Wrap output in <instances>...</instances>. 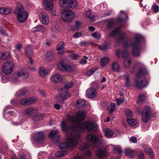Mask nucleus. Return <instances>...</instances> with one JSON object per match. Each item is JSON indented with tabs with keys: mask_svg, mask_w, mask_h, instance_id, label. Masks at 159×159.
<instances>
[{
	"mask_svg": "<svg viewBox=\"0 0 159 159\" xmlns=\"http://www.w3.org/2000/svg\"><path fill=\"white\" fill-rule=\"evenodd\" d=\"M22 48V45L20 43L17 44L15 46V48L16 49L20 52H21Z\"/></svg>",
	"mask_w": 159,
	"mask_h": 159,
	"instance_id": "59",
	"label": "nucleus"
},
{
	"mask_svg": "<svg viewBox=\"0 0 159 159\" xmlns=\"http://www.w3.org/2000/svg\"><path fill=\"white\" fill-rule=\"evenodd\" d=\"M97 95L96 89L93 88L88 89L86 91V96L89 98H93Z\"/></svg>",
	"mask_w": 159,
	"mask_h": 159,
	"instance_id": "22",
	"label": "nucleus"
},
{
	"mask_svg": "<svg viewBox=\"0 0 159 159\" xmlns=\"http://www.w3.org/2000/svg\"><path fill=\"white\" fill-rule=\"evenodd\" d=\"M53 2L51 0H43L42 4L45 9L48 11L52 16H55L56 15V12L53 7Z\"/></svg>",
	"mask_w": 159,
	"mask_h": 159,
	"instance_id": "10",
	"label": "nucleus"
},
{
	"mask_svg": "<svg viewBox=\"0 0 159 159\" xmlns=\"http://www.w3.org/2000/svg\"><path fill=\"white\" fill-rule=\"evenodd\" d=\"M25 113L26 115L31 116L32 118L34 115L39 113V111L35 108L30 107L25 110Z\"/></svg>",
	"mask_w": 159,
	"mask_h": 159,
	"instance_id": "21",
	"label": "nucleus"
},
{
	"mask_svg": "<svg viewBox=\"0 0 159 159\" xmlns=\"http://www.w3.org/2000/svg\"><path fill=\"white\" fill-rule=\"evenodd\" d=\"M71 133L67 134L66 138V142L60 143L58 147L61 149L67 148H72L76 147L78 144V141L80 139L79 134L77 133L71 131Z\"/></svg>",
	"mask_w": 159,
	"mask_h": 159,
	"instance_id": "3",
	"label": "nucleus"
},
{
	"mask_svg": "<svg viewBox=\"0 0 159 159\" xmlns=\"http://www.w3.org/2000/svg\"><path fill=\"white\" fill-rule=\"evenodd\" d=\"M117 104L118 105H120L124 101V99L117 98L116 100Z\"/></svg>",
	"mask_w": 159,
	"mask_h": 159,
	"instance_id": "64",
	"label": "nucleus"
},
{
	"mask_svg": "<svg viewBox=\"0 0 159 159\" xmlns=\"http://www.w3.org/2000/svg\"><path fill=\"white\" fill-rule=\"evenodd\" d=\"M146 97L145 94H141L139 97V101H141L144 100Z\"/></svg>",
	"mask_w": 159,
	"mask_h": 159,
	"instance_id": "63",
	"label": "nucleus"
},
{
	"mask_svg": "<svg viewBox=\"0 0 159 159\" xmlns=\"http://www.w3.org/2000/svg\"><path fill=\"white\" fill-rule=\"evenodd\" d=\"M124 76L125 80V86L126 87L129 86L131 85V82L129 75L126 74L124 75Z\"/></svg>",
	"mask_w": 159,
	"mask_h": 159,
	"instance_id": "46",
	"label": "nucleus"
},
{
	"mask_svg": "<svg viewBox=\"0 0 159 159\" xmlns=\"http://www.w3.org/2000/svg\"><path fill=\"white\" fill-rule=\"evenodd\" d=\"M110 46L108 43H105L103 45L100 46L98 47V48L101 50H105L109 48Z\"/></svg>",
	"mask_w": 159,
	"mask_h": 159,
	"instance_id": "50",
	"label": "nucleus"
},
{
	"mask_svg": "<svg viewBox=\"0 0 159 159\" xmlns=\"http://www.w3.org/2000/svg\"><path fill=\"white\" fill-rule=\"evenodd\" d=\"M98 128L97 125L91 121H86L83 123L80 124L72 131L77 133L80 136L79 132H83L85 131H88L97 132Z\"/></svg>",
	"mask_w": 159,
	"mask_h": 159,
	"instance_id": "4",
	"label": "nucleus"
},
{
	"mask_svg": "<svg viewBox=\"0 0 159 159\" xmlns=\"http://www.w3.org/2000/svg\"><path fill=\"white\" fill-rule=\"evenodd\" d=\"M11 9L8 7H0V14L6 15L10 13L11 12Z\"/></svg>",
	"mask_w": 159,
	"mask_h": 159,
	"instance_id": "34",
	"label": "nucleus"
},
{
	"mask_svg": "<svg viewBox=\"0 0 159 159\" xmlns=\"http://www.w3.org/2000/svg\"><path fill=\"white\" fill-rule=\"evenodd\" d=\"M131 63V61L130 59L125 60L124 61V66L126 68H129L130 66Z\"/></svg>",
	"mask_w": 159,
	"mask_h": 159,
	"instance_id": "57",
	"label": "nucleus"
},
{
	"mask_svg": "<svg viewBox=\"0 0 159 159\" xmlns=\"http://www.w3.org/2000/svg\"><path fill=\"white\" fill-rule=\"evenodd\" d=\"M134 41L132 44L140 45V43L143 40H144L145 39L144 36L141 34L136 33L134 34V36L133 38Z\"/></svg>",
	"mask_w": 159,
	"mask_h": 159,
	"instance_id": "17",
	"label": "nucleus"
},
{
	"mask_svg": "<svg viewBox=\"0 0 159 159\" xmlns=\"http://www.w3.org/2000/svg\"><path fill=\"white\" fill-rule=\"evenodd\" d=\"M36 97H33L21 100L20 103L21 105L27 106L32 104L37 101Z\"/></svg>",
	"mask_w": 159,
	"mask_h": 159,
	"instance_id": "19",
	"label": "nucleus"
},
{
	"mask_svg": "<svg viewBox=\"0 0 159 159\" xmlns=\"http://www.w3.org/2000/svg\"><path fill=\"white\" fill-rule=\"evenodd\" d=\"M144 151L151 158H154L153 152L151 148L146 147L144 148Z\"/></svg>",
	"mask_w": 159,
	"mask_h": 159,
	"instance_id": "42",
	"label": "nucleus"
},
{
	"mask_svg": "<svg viewBox=\"0 0 159 159\" xmlns=\"http://www.w3.org/2000/svg\"><path fill=\"white\" fill-rule=\"evenodd\" d=\"M69 1V0H60L59 1V5L62 7H68Z\"/></svg>",
	"mask_w": 159,
	"mask_h": 159,
	"instance_id": "44",
	"label": "nucleus"
},
{
	"mask_svg": "<svg viewBox=\"0 0 159 159\" xmlns=\"http://www.w3.org/2000/svg\"><path fill=\"white\" fill-rule=\"evenodd\" d=\"M125 114L127 117H131L133 116V114L131 111L128 109H126L125 110Z\"/></svg>",
	"mask_w": 159,
	"mask_h": 159,
	"instance_id": "56",
	"label": "nucleus"
},
{
	"mask_svg": "<svg viewBox=\"0 0 159 159\" xmlns=\"http://www.w3.org/2000/svg\"><path fill=\"white\" fill-rule=\"evenodd\" d=\"M91 13V11L90 10H88L86 12V15L88 18L90 19V20L92 21H94L95 20V18L97 17L96 16H93L91 17L90 15Z\"/></svg>",
	"mask_w": 159,
	"mask_h": 159,
	"instance_id": "45",
	"label": "nucleus"
},
{
	"mask_svg": "<svg viewBox=\"0 0 159 159\" xmlns=\"http://www.w3.org/2000/svg\"><path fill=\"white\" fill-rule=\"evenodd\" d=\"M103 137V136L101 134H99L97 138L95 134H90L87 135L86 139L87 141L93 142L95 145V147H97L98 145H102L105 143Z\"/></svg>",
	"mask_w": 159,
	"mask_h": 159,
	"instance_id": "7",
	"label": "nucleus"
},
{
	"mask_svg": "<svg viewBox=\"0 0 159 159\" xmlns=\"http://www.w3.org/2000/svg\"><path fill=\"white\" fill-rule=\"evenodd\" d=\"M118 36L116 41V45H119L121 43L124 42L123 46L124 48H127L132 46L133 49L132 51V54L133 56L138 57L140 54V45L132 44V42L130 39H129L124 42V40L126 36V33L122 32L121 30V28L119 27L114 30L109 35V36Z\"/></svg>",
	"mask_w": 159,
	"mask_h": 159,
	"instance_id": "1",
	"label": "nucleus"
},
{
	"mask_svg": "<svg viewBox=\"0 0 159 159\" xmlns=\"http://www.w3.org/2000/svg\"><path fill=\"white\" fill-rule=\"evenodd\" d=\"M68 153V151L67 150L60 151L56 152L55 155L56 157L60 158L66 155Z\"/></svg>",
	"mask_w": 159,
	"mask_h": 159,
	"instance_id": "36",
	"label": "nucleus"
},
{
	"mask_svg": "<svg viewBox=\"0 0 159 159\" xmlns=\"http://www.w3.org/2000/svg\"><path fill=\"white\" fill-rule=\"evenodd\" d=\"M125 154L129 157H132L137 154L136 152L130 148H126L124 151Z\"/></svg>",
	"mask_w": 159,
	"mask_h": 159,
	"instance_id": "24",
	"label": "nucleus"
},
{
	"mask_svg": "<svg viewBox=\"0 0 159 159\" xmlns=\"http://www.w3.org/2000/svg\"><path fill=\"white\" fill-rule=\"evenodd\" d=\"M11 108H12V107L10 105H7L5 107L3 110V116L4 117H5V114L6 111L9 109Z\"/></svg>",
	"mask_w": 159,
	"mask_h": 159,
	"instance_id": "61",
	"label": "nucleus"
},
{
	"mask_svg": "<svg viewBox=\"0 0 159 159\" xmlns=\"http://www.w3.org/2000/svg\"><path fill=\"white\" fill-rule=\"evenodd\" d=\"M39 20L44 25H47L49 22L48 16L45 12H41L39 14Z\"/></svg>",
	"mask_w": 159,
	"mask_h": 159,
	"instance_id": "18",
	"label": "nucleus"
},
{
	"mask_svg": "<svg viewBox=\"0 0 159 159\" xmlns=\"http://www.w3.org/2000/svg\"><path fill=\"white\" fill-rule=\"evenodd\" d=\"M14 66V63L11 61H7L2 66V70L4 74L6 75L10 74L13 70Z\"/></svg>",
	"mask_w": 159,
	"mask_h": 159,
	"instance_id": "11",
	"label": "nucleus"
},
{
	"mask_svg": "<svg viewBox=\"0 0 159 159\" xmlns=\"http://www.w3.org/2000/svg\"><path fill=\"white\" fill-rule=\"evenodd\" d=\"M113 151L115 153H117L120 155H121L122 152L121 148L120 146H114L113 147Z\"/></svg>",
	"mask_w": 159,
	"mask_h": 159,
	"instance_id": "38",
	"label": "nucleus"
},
{
	"mask_svg": "<svg viewBox=\"0 0 159 159\" xmlns=\"http://www.w3.org/2000/svg\"><path fill=\"white\" fill-rule=\"evenodd\" d=\"M111 67L113 71L117 72H119L120 66L117 62H113L112 64Z\"/></svg>",
	"mask_w": 159,
	"mask_h": 159,
	"instance_id": "37",
	"label": "nucleus"
},
{
	"mask_svg": "<svg viewBox=\"0 0 159 159\" xmlns=\"http://www.w3.org/2000/svg\"><path fill=\"white\" fill-rule=\"evenodd\" d=\"M99 7H101V9L102 10V9L104 10H105L107 8V5L106 3H102L100 4V5H98L96 6V7L97 8Z\"/></svg>",
	"mask_w": 159,
	"mask_h": 159,
	"instance_id": "58",
	"label": "nucleus"
},
{
	"mask_svg": "<svg viewBox=\"0 0 159 159\" xmlns=\"http://www.w3.org/2000/svg\"><path fill=\"white\" fill-rule=\"evenodd\" d=\"M135 86L138 88L142 89L146 87L149 84V82L143 78L140 80H138L137 79L135 80Z\"/></svg>",
	"mask_w": 159,
	"mask_h": 159,
	"instance_id": "16",
	"label": "nucleus"
},
{
	"mask_svg": "<svg viewBox=\"0 0 159 159\" xmlns=\"http://www.w3.org/2000/svg\"><path fill=\"white\" fill-rule=\"evenodd\" d=\"M91 155V153L90 151H86L84 156L82 155L75 157L74 159H85V156L89 157Z\"/></svg>",
	"mask_w": 159,
	"mask_h": 159,
	"instance_id": "41",
	"label": "nucleus"
},
{
	"mask_svg": "<svg viewBox=\"0 0 159 159\" xmlns=\"http://www.w3.org/2000/svg\"><path fill=\"white\" fill-rule=\"evenodd\" d=\"M29 76V73L27 72L25 68L21 70L16 73L13 74L12 78L14 80V81L16 82L17 80L18 77L22 76L23 79L27 78Z\"/></svg>",
	"mask_w": 159,
	"mask_h": 159,
	"instance_id": "13",
	"label": "nucleus"
},
{
	"mask_svg": "<svg viewBox=\"0 0 159 159\" xmlns=\"http://www.w3.org/2000/svg\"><path fill=\"white\" fill-rule=\"evenodd\" d=\"M103 131L105 136L107 138H111L114 135V132L111 129L106 128L103 129Z\"/></svg>",
	"mask_w": 159,
	"mask_h": 159,
	"instance_id": "29",
	"label": "nucleus"
},
{
	"mask_svg": "<svg viewBox=\"0 0 159 159\" xmlns=\"http://www.w3.org/2000/svg\"><path fill=\"white\" fill-rule=\"evenodd\" d=\"M75 16V12L68 9H63L61 13V19L64 21L68 23L72 21Z\"/></svg>",
	"mask_w": 159,
	"mask_h": 159,
	"instance_id": "8",
	"label": "nucleus"
},
{
	"mask_svg": "<svg viewBox=\"0 0 159 159\" xmlns=\"http://www.w3.org/2000/svg\"><path fill=\"white\" fill-rule=\"evenodd\" d=\"M152 9L156 13L159 12V7L156 3H154L152 6Z\"/></svg>",
	"mask_w": 159,
	"mask_h": 159,
	"instance_id": "53",
	"label": "nucleus"
},
{
	"mask_svg": "<svg viewBox=\"0 0 159 159\" xmlns=\"http://www.w3.org/2000/svg\"><path fill=\"white\" fill-rule=\"evenodd\" d=\"M90 145L89 143H86L84 144V145L80 146L79 147V149L80 150H84L88 148Z\"/></svg>",
	"mask_w": 159,
	"mask_h": 159,
	"instance_id": "54",
	"label": "nucleus"
},
{
	"mask_svg": "<svg viewBox=\"0 0 159 159\" xmlns=\"http://www.w3.org/2000/svg\"><path fill=\"white\" fill-rule=\"evenodd\" d=\"M10 58V53L7 52H4L0 56V59L2 60H7Z\"/></svg>",
	"mask_w": 159,
	"mask_h": 159,
	"instance_id": "40",
	"label": "nucleus"
},
{
	"mask_svg": "<svg viewBox=\"0 0 159 159\" xmlns=\"http://www.w3.org/2000/svg\"><path fill=\"white\" fill-rule=\"evenodd\" d=\"M32 47L30 45H27L25 47V53L28 57L30 56L33 54Z\"/></svg>",
	"mask_w": 159,
	"mask_h": 159,
	"instance_id": "33",
	"label": "nucleus"
},
{
	"mask_svg": "<svg viewBox=\"0 0 159 159\" xmlns=\"http://www.w3.org/2000/svg\"><path fill=\"white\" fill-rule=\"evenodd\" d=\"M96 153L98 157L104 159H106L108 155V152L106 150L102 149L98 150Z\"/></svg>",
	"mask_w": 159,
	"mask_h": 159,
	"instance_id": "26",
	"label": "nucleus"
},
{
	"mask_svg": "<svg viewBox=\"0 0 159 159\" xmlns=\"http://www.w3.org/2000/svg\"><path fill=\"white\" fill-rule=\"evenodd\" d=\"M73 85V83L72 82H70L66 83L65 85L64 88L60 89V95L58 98L61 101H64L66 99V96L69 97L71 96V94L68 93V89L71 87Z\"/></svg>",
	"mask_w": 159,
	"mask_h": 159,
	"instance_id": "9",
	"label": "nucleus"
},
{
	"mask_svg": "<svg viewBox=\"0 0 159 159\" xmlns=\"http://www.w3.org/2000/svg\"><path fill=\"white\" fill-rule=\"evenodd\" d=\"M128 20L126 13L123 11H120V14L117 20L120 23H124Z\"/></svg>",
	"mask_w": 159,
	"mask_h": 159,
	"instance_id": "23",
	"label": "nucleus"
},
{
	"mask_svg": "<svg viewBox=\"0 0 159 159\" xmlns=\"http://www.w3.org/2000/svg\"><path fill=\"white\" fill-rule=\"evenodd\" d=\"M110 109L109 111V113L110 114H111L112 112L114 111L115 108V104L113 103H111L110 104Z\"/></svg>",
	"mask_w": 159,
	"mask_h": 159,
	"instance_id": "60",
	"label": "nucleus"
},
{
	"mask_svg": "<svg viewBox=\"0 0 159 159\" xmlns=\"http://www.w3.org/2000/svg\"><path fill=\"white\" fill-rule=\"evenodd\" d=\"M83 57L84 59H82L79 61V62L80 63L85 64L87 63V61L86 60L88 59V57L85 56H84Z\"/></svg>",
	"mask_w": 159,
	"mask_h": 159,
	"instance_id": "62",
	"label": "nucleus"
},
{
	"mask_svg": "<svg viewBox=\"0 0 159 159\" xmlns=\"http://www.w3.org/2000/svg\"><path fill=\"white\" fill-rule=\"evenodd\" d=\"M151 114V110L149 107L145 106L142 112V119L144 122H147L149 120Z\"/></svg>",
	"mask_w": 159,
	"mask_h": 159,
	"instance_id": "15",
	"label": "nucleus"
},
{
	"mask_svg": "<svg viewBox=\"0 0 159 159\" xmlns=\"http://www.w3.org/2000/svg\"><path fill=\"white\" fill-rule=\"evenodd\" d=\"M98 69V67H94L90 70H88L86 72V74L89 75H92L93 73Z\"/></svg>",
	"mask_w": 159,
	"mask_h": 159,
	"instance_id": "51",
	"label": "nucleus"
},
{
	"mask_svg": "<svg viewBox=\"0 0 159 159\" xmlns=\"http://www.w3.org/2000/svg\"><path fill=\"white\" fill-rule=\"evenodd\" d=\"M64 43L63 42H61L57 46V49L59 55H62L64 54Z\"/></svg>",
	"mask_w": 159,
	"mask_h": 159,
	"instance_id": "31",
	"label": "nucleus"
},
{
	"mask_svg": "<svg viewBox=\"0 0 159 159\" xmlns=\"http://www.w3.org/2000/svg\"><path fill=\"white\" fill-rule=\"evenodd\" d=\"M45 116V114H38V113L36 114L32 117L33 120L35 121H39L43 120Z\"/></svg>",
	"mask_w": 159,
	"mask_h": 159,
	"instance_id": "28",
	"label": "nucleus"
},
{
	"mask_svg": "<svg viewBox=\"0 0 159 159\" xmlns=\"http://www.w3.org/2000/svg\"><path fill=\"white\" fill-rule=\"evenodd\" d=\"M68 7L75 8L77 6V2L75 0H69Z\"/></svg>",
	"mask_w": 159,
	"mask_h": 159,
	"instance_id": "43",
	"label": "nucleus"
},
{
	"mask_svg": "<svg viewBox=\"0 0 159 159\" xmlns=\"http://www.w3.org/2000/svg\"><path fill=\"white\" fill-rule=\"evenodd\" d=\"M62 78L58 74H56L53 75L51 77L52 81L54 82H58L61 80Z\"/></svg>",
	"mask_w": 159,
	"mask_h": 159,
	"instance_id": "35",
	"label": "nucleus"
},
{
	"mask_svg": "<svg viewBox=\"0 0 159 159\" xmlns=\"http://www.w3.org/2000/svg\"><path fill=\"white\" fill-rule=\"evenodd\" d=\"M85 101L83 99L78 100L75 103V106L78 109L83 108L85 106Z\"/></svg>",
	"mask_w": 159,
	"mask_h": 159,
	"instance_id": "30",
	"label": "nucleus"
},
{
	"mask_svg": "<svg viewBox=\"0 0 159 159\" xmlns=\"http://www.w3.org/2000/svg\"><path fill=\"white\" fill-rule=\"evenodd\" d=\"M58 132V130L56 129L51 131L48 135L50 138H54L52 140L53 143H57L59 142L60 137L57 134Z\"/></svg>",
	"mask_w": 159,
	"mask_h": 159,
	"instance_id": "20",
	"label": "nucleus"
},
{
	"mask_svg": "<svg viewBox=\"0 0 159 159\" xmlns=\"http://www.w3.org/2000/svg\"><path fill=\"white\" fill-rule=\"evenodd\" d=\"M75 23V25L71 27V30H74L78 29L82 24V23L80 21H76Z\"/></svg>",
	"mask_w": 159,
	"mask_h": 159,
	"instance_id": "47",
	"label": "nucleus"
},
{
	"mask_svg": "<svg viewBox=\"0 0 159 159\" xmlns=\"http://www.w3.org/2000/svg\"><path fill=\"white\" fill-rule=\"evenodd\" d=\"M15 13L17 15L18 21L20 22H23L28 17L27 12L23 10L21 5L19 3L17 5Z\"/></svg>",
	"mask_w": 159,
	"mask_h": 159,
	"instance_id": "6",
	"label": "nucleus"
},
{
	"mask_svg": "<svg viewBox=\"0 0 159 159\" xmlns=\"http://www.w3.org/2000/svg\"><path fill=\"white\" fill-rule=\"evenodd\" d=\"M31 31L33 32H40L43 33L46 31V29L44 26L39 25L33 28Z\"/></svg>",
	"mask_w": 159,
	"mask_h": 159,
	"instance_id": "25",
	"label": "nucleus"
},
{
	"mask_svg": "<svg viewBox=\"0 0 159 159\" xmlns=\"http://www.w3.org/2000/svg\"><path fill=\"white\" fill-rule=\"evenodd\" d=\"M115 23V20L113 19H110L108 20L107 27L108 28L111 27Z\"/></svg>",
	"mask_w": 159,
	"mask_h": 159,
	"instance_id": "55",
	"label": "nucleus"
},
{
	"mask_svg": "<svg viewBox=\"0 0 159 159\" xmlns=\"http://www.w3.org/2000/svg\"><path fill=\"white\" fill-rule=\"evenodd\" d=\"M45 138V134L43 131L38 132L35 133L34 137L32 138L31 141L33 143H39Z\"/></svg>",
	"mask_w": 159,
	"mask_h": 159,
	"instance_id": "14",
	"label": "nucleus"
},
{
	"mask_svg": "<svg viewBox=\"0 0 159 159\" xmlns=\"http://www.w3.org/2000/svg\"><path fill=\"white\" fill-rule=\"evenodd\" d=\"M91 36H92L94 38L99 39L101 37V34L98 32H95L91 34Z\"/></svg>",
	"mask_w": 159,
	"mask_h": 159,
	"instance_id": "52",
	"label": "nucleus"
},
{
	"mask_svg": "<svg viewBox=\"0 0 159 159\" xmlns=\"http://www.w3.org/2000/svg\"><path fill=\"white\" fill-rule=\"evenodd\" d=\"M86 112L84 110H80L76 113V119L74 116L68 115L67 116V121L63 119L61 123L62 129L66 134L72 131L79 124V120H84L86 117Z\"/></svg>",
	"mask_w": 159,
	"mask_h": 159,
	"instance_id": "2",
	"label": "nucleus"
},
{
	"mask_svg": "<svg viewBox=\"0 0 159 159\" xmlns=\"http://www.w3.org/2000/svg\"><path fill=\"white\" fill-rule=\"evenodd\" d=\"M24 121V119L22 116H20L16 120H11V124L14 126L21 125Z\"/></svg>",
	"mask_w": 159,
	"mask_h": 159,
	"instance_id": "27",
	"label": "nucleus"
},
{
	"mask_svg": "<svg viewBox=\"0 0 159 159\" xmlns=\"http://www.w3.org/2000/svg\"><path fill=\"white\" fill-rule=\"evenodd\" d=\"M109 59L107 57H104L101 59L100 65L102 67H104L108 63Z\"/></svg>",
	"mask_w": 159,
	"mask_h": 159,
	"instance_id": "39",
	"label": "nucleus"
},
{
	"mask_svg": "<svg viewBox=\"0 0 159 159\" xmlns=\"http://www.w3.org/2000/svg\"><path fill=\"white\" fill-rule=\"evenodd\" d=\"M127 120L129 124L131 126H133L136 124V121L134 119L128 118Z\"/></svg>",
	"mask_w": 159,
	"mask_h": 159,
	"instance_id": "48",
	"label": "nucleus"
},
{
	"mask_svg": "<svg viewBox=\"0 0 159 159\" xmlns=\"http://www.w3.org/2000/svg\"><path fill=\"white\" fill-rule=\"evenodd\" d=\"M139 70L135 76L137 78H141L144 75H148L149 72L145 67V65L142 62L138 61L134 64L133 68L131 69L130 72L134 73L136 70Z\"/></svg>",
	"mask_w": 159,
	"mask_h": 159,
	"instance_id": "5",
	"label": "nucleus"
},
{
	"mask_svg": "<svg viewBox=\"0 0 159 159\" xmlns=\"http://www.w3.org/2000/svg\"><path fill=\"white\" fill-rule=\"evenodd\" d=\"M58 69L61 71L72 72L75 70L74 65H63L61 63H59L58 64Z\"/></svg>",
	"mask_w": 159,
	"mask_h": 159,
	"instance_id": "12",
	"label": "nucleus"
},
{
	"mask_svg": "<svg viewBox=\"0 0 159 159\" xmlns=\"http://www.w3.org/2000/svg\"><path fill=\"white\" fill-rule=\"evenodd\" d=\"M38 72L39 75L42 77H44L49 74L47 70L44 68L42 67L39 68Z\"/></svg>",
	"mask_w": 159,
	"mask_h": 159,
	"instance_id": "32",
	"label": "nucleus"
},
{
	"mask_svg": "<svg viewBox=\"0 0 159 159\" xmlns=\"http://www.w3.org/2000/svg\"><path fill=\"white\" fill-rule=\"evenodd\" d=\"M51 30L55 33L59 32L61 30L60 27L57 25H54L52 26Z\"/></svg>",
	"mask_w": 159,
	"mask_h": 159,
	"instance_id": "49",
	"label": "nucleus"
}]
</instances>
